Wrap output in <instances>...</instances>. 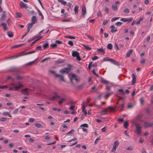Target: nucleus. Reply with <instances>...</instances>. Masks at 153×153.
<instances>
[{"mask_svg":"<svg viewBox=\"0 0 153 153\" xmlns=\"http://www.w3.org/2000/svg\"><path fill=\"white\" fill-rule=\"evenodd\" d=\"M67 68H65L60 70L59 71V72L62 74H63L64 73L68 74L69 72V70L71 69V65L70 64H68L67 65Z\"/></svg>","mask_w":153,"mask_h":153,"instance_id":"nucleus-1","label":"nucleus"},{"mask_svg":"<svg viewBox=\"0 0 153 153\" xmlns=\"http://www.w3.org/2000/svg\"><path fill=\"white\" fill-rule=\"evenodd\" d=\"M104 61H108L111 62L114 65H115L118 66L120 65V64L119 63V62L116 61V60L113 59H112L108 57H106L104 58L103 59Z\"/></svg>","mask_w":153,"mask_h":153,"instance_id":"nucleus-2","label":"nucleus"},{"mask_svg":"<svg viewBox=\"0 0 153 153\" xmlns=\"http://www.w3.org/2000/svg\"><path fill=\"white\" fill-rule=\"evenodd\" d=\"M134 124L135 126L137 134L140 135L141 132V127L140 126V124L134 122Z\"/></svg>","mask_w":153,"mask_h":153,"instance_id":"nucleus-3","label":"nucleus"},{"mask_svg":"<svg viewBox=\"0 0 153 153\" xmlns=\"http://www.w3.org/2000/svg\"><path fill=\"white\" fill-rule=\"evenodd\" d=\"M69 76L71 82L72 83H73V79L76 80L77 82H78L79 81L78 79L76 77V76L74 74H69Z\"/></svg>","mask_w":153,"mask_h":153,"instance_id":"nucleus-4","label":"nucleus"},{"mask_svg":"<svg viewBox=\"0 0 153 153\" xmlns=\"http://www.w3.org/2000/svg\"><path fill=\"white\" fill-rule=\"evenodd\" d=\"M86 13V8L85 5L82 6V14L83 17H84Z\"/></svg>","mask_w":153,"mask_h":153,"instance_id":"nucleus-5","label":"nucleus"},{"mask_svg":"<svg viewBox=\"0 0 153 153\" xmlns=\"http://www.w3.org/2000/svg\"><path fill=\"white\" fill-rule=\"evenodd\" d=\"M144 127L145 128H147L149 127H151L153 126V123H148L145 121L144 122Z\"/></svg>","mask_w":153,"mask_h":153,"instance_id":"nucleus-6","label":"nucleus"},{"mask_svg":"<svg viewBox=\"0 0 153 153\" xmlns=\"http://www.w3.org/2000/svg\"><path fill=\"white\" fill-rule=\"evenodd\" d=\"M6 16V13L5 11H3L1 16L0 18V21L1 22L4 20V18Z\"/></svg>","mask_w":153,"mask_h":153,"instance_id":"nucleus-7","label":"nucleus"},{"mask_svg":"<svg viewBox=\"0 0 153 153\" xmlns=\"http://www.w3.org/2000/svg\"><path fill=\"white\" fill-rule=\"evenodd\" d=\"M111 28V32L113 33L116 32L117 30V28L115 27L114 25H112L110 26Z\"/></svg>","mask_w":153,"mask_h":153,"instance_id":"nucleus-8","label":"nucleus"},{"mask_svg":"<svg viewBox=\"0 0 153 153\" xmlns=\"http://www.w3.org/2000/svg\"><path fill=\"white\" fill-rule=\"evenodd\" d=\"M1 25L3 27V29L4 30H8L7 24L5 22H2L1 23L0 25V26Z\"/></svg>","mask_w":153,"mask_h":153,"instance_id":"nucleus-9","label":"nucleus"},{"mask_svg":"<svg viewBox=\"0 0 153 153\" xmlns=\"http://www.w3.org/2000/svg\"><path fill=\"white\" fill-rule=\"evenodd\" d=\"M21 8H25L26 9L27 8V5L24 4L23 2L21 1L19 4Z\"/></svg>","mask_w":153,"mask_h":153,"instance_id":"nucleus-10","label":"nucleus"},{"mask_svg":"<svg viewBox=\"0 0 153 153\" xmlns=\"http://www.w3.org/2000/svg\"><path fill=\"white\" fill-rule=\"evenodd\" d=\"M27 88H25V89L22 90L21 91V93L22 94L26 95H29V94L27 91Z\"/></svg>","mask_w":153,"mask_h":153,"instance_id":"nucleus-11","label":"nucleus"},{"mask_svg":"<svg viewBox=\"0 0 153 153\" xmlns=\"http://www.w3.org/2000/svg\"><path fill=\"white\" fill-rule=\"evenodd\" d=\"M55 77H58L60 76V79L62 80L64 82H65V80L64 79V76L62 75H59V74H55Z\"/></svg>","mask_w":153,"mask_h":153,"instance_id":"nucleus-12","label":"nucleus"},{"mask_svg":"<svg viewBox=\"0 0 153 153\" xmlns=\"http://www.w3.org/2000/svg\"><path fill=\"white\" fill-rule=\"evenodd\" d=\"M132 84L134 85L136 82V78L135 75L134 74H132Z\"/></svg>","mask_w":153,"mask_h":153,"instance_id":"nucleus-13","label":"nucleus"},{"mask_svg":"<svg viewBox=\"0 0 153 153\" xmlns=\"http://www.w3.org/2000/svg\"><path fill=\"white\" fill-rule=\"evenodd\" d=\"M117 104L119 105L118 106H116L115 107V108H117L118 109L120 107L121 108L120 110V111H122L123 110V109L124 108V104L123 103L122 104H119L118 102L117 103Z\"/></svg>","mask_w":153,"mask_h":153,"instance_id":"nucleus-14","label":"nucleus"},{"mask_svg":"<svg viewBox=\"0 0 153 153\" xmlns=\"http://www.w3.org/2000/svg\"><path fill=\"white\" fill-rule=\"evenodd\" d=\"M23 87V85L19 83L18 86H15L13 87L14 90L17 91H18L20 88Z\"/></svg>","mask_w":153,"mask_h":153,"instance_id":"nucleus-15","label":"nucleus"},{"mask_svg":"<svg viewBox=\"0 0 153 153\" xmlns=\"http://www.w3.org/2000/svg\"><path fill=\"white\" fill-rule=\"evenodd\" d=\"M37 19L36 17L35 16H33L32 17L31 19V23L34 24L35 22L37 21Z\"/></svg>","mask_w":153,"mask_h":153,"instance_id":"nucleus-16","label":"nucleus"},{"mask_svg":"<svg viewBox=\"0 0 153 153\" xmlns=\"http://www.w3.org/2000/svg\"><path fill=\"white\" fill-rule=\"evenodd\" d=\"M43 47L44 49H46L48 48L49 47V44L48 42H44L43 44Z\"/></svg>","mask_w":153,"mask_h":153,"instance_id":"nucleus-17","label":"nucleus"},{"mask_svg":"<svg viewBox=\"0 0 153 153\" xmlns=\"http://www.w3.org/2000/svg\"><path fill=\"white\" fill-rule=\"evenodd\" d=\"M79 54V53L76 51H73L72 52V55L73 57H76Z\"/></svg>","mask_w":153,"mask_h":153,"instance_id":"nucleus-18","label":"nucleus"},{"mask_svg":"<svg viewBox=\"0 0 153 153\" xmlns=\"http://www.w3.org/2000/svg\"><path fill=\"white\" fill-rule=\"evenodd\" d=\"M33 24L31 22L27 24V30L28 31H30V28H31L33 27Z\"/></svg>","mask_w":153,"mask_h":153,"instance_id":"nucleus-19","label":"nucleus"},{"mask_svg":"<svg viewBox=\"0 0 153 153\" xmlns=\"http://www.w3.org/2000/svg\"><path fill=\"white\" fill-rule=\"evenodd\" d=\"M85 102L84 101L83 102V105L82 107V111L84 113V115H86L87 114L86 110L85 109V106L84 105V104Z\"/></svg>","mask_w":153,"mask_h":153,"instance_id":"nucleus-20","label":"nucleus"},{"mask_svg":"<svg viewBox=\"0 0 153 153\" xmlns=\"http://www.w3.org/2000/svg\"><path fill=\"white\" fill-rule=\"evenodd\" d=\"M65 62V60L64 59H58L55 62L56 64H60L64 63Z\"/></svg>","mask_w":153,"mask_h":153,"instance_id":"nucleus-21","label":"nucleus"},{"mask_svg":"<svg viewBox=\"0 0 153 153\" xmlns=\"http://www.w3.org/2000/svg\"><path fill=\"white\" fill-rule=\"evenodd\" d=\"M79 8V6L76 5L74 8V11L76 14H77L78 13V10Z\"/></svg>","mask_w":153,"mask_h":153,"instance_id":"nucleus-22","label":"nucleus"},{"mask_svg":"<svg viewBox=\"0 0 153 153\" xmlns=\"http://www.w3.org/2000/svg\"><path fill=\"white\" fill-rule=\"evenodd\" d=\"M7 34L10 37H12L13 36V33L11 31H8L7 32Z\"/></svg>","mask_w":153,"mask_h":153,"instance_id":"nucleus-23","label":"nucleus"},{"mask_svg":"<svg viewBox=\"0 0 153 153\" xmlns=\"http://www.w3.org/2000/svg\"><path fill=\"white\" fill-rule=\"evenodd\" d=\"M100 80L101 82L105 83V84H107L108 83H109L108 81L106 80L102 77H100Z\"/></svg>","mask_w":153,"mask_h":153,"instance_id":"nucleus-24","label":"nucleus"},{"mask_svg":"<svg viewBox=\"0 0 153 153\" xmlns=\"http://www.w3.org/2000/svg\"><path fill=\"white\" fill-rule=\"evenodd\" d=\"M132 52V50L131 49L126 54V57H128L130 56V55Z\"/></svg>","mask_w":153,"mask_h":153,"instance_id":"nucleus-25","label":"nucleus"},{"mask_svg":"<svg viewBox=\"0 0 153 153\" xmlns=\"http://www.w3.org/2000/svg\"><path fill=\"white\" fill-rule=\"evenodd\" d=\"M119 142L117 140L115 141L114 143V146H115L117 148L119 144Z\"/></svg>","mask_w":153,"mask_h":153,"instance_id":"nucleus-26","label":"nucleus"},{"mask_svg":"<svg viewBox=\"0 0 153 153\" xmlns=\"http://www.w3.org/2000/svg\"><path fill=\"white\" fill-rule=\"evenodd\" d=\"M97 51L101 52L103 54H104L105 53V50L103 49L102 48L97 49Z\"/></svg>","mask_w":153,"mask_h":153,"instance_id":"nucleus-27","label":"nucleus"},{"mask_svg":"<svg viewBox=\"0 0 153 153\" xmlns=\"http://www.w3.org/2000/svg\"><path fill=\"white\" fill-rule=\"evenodd\" d=\"M37 10L38 13H39V14L40 16H41V19H44V16L42 14V13L40 11L39 9H37Z\"/></svg>","mask_w":153,"mask_h":153,"instance_id":"nucleus-28","label":"nucleus"},{"mask_svg":"<svg viewBox=\"0 0 153 153\" xmlns=\"http://www.w3.org/2000/svg\"><path fill=\"white\" fill-rule=\"evenodd\" d=\"M2 114L4 116H8L9 117H11V115H10V114L8 112H3Z\"/></svg>","mask_w":153,"mask_h":153,"instance_id":"nucleus-29","label":"nucleus"},{"mask_svg":"<svg viewBox=\"0 0 153 153\" xmlns=\"http://www.w3.org/2000/svg\"><path fill=\"white\" fill-rule=\"evenodd\" d=\"M107 48L109 50H111L112 49L113 46L111 43L108 44L107 46Z\"/></svg>","mask_w":153,"mask_h":153,"instance_id":"nucleus-30","label":"nucleus"},{"mask_svg":"<svg viewBox=\"0 0 153 153\" xmlns=\"http://www.w3.org/2000/svg\"><path fill=\"white\" fill-rule=\"evenodd\" d=\"M107 109H106L103 110L101 112L102 115L106 114H107Z\"/></svg>","mask_w":153,"mask_h":153,"instance_id":"nucleus-31","label":"nucleus"},{"mask_svg":"<svg viewBox=\"0 0 153 153\" xmlns=\"http://www.w3.org/2000/svg\"><path fill=\"white\" fill-rule=\"evenodd\" d=\"M128 126V124L127 122H125L123 123V126L126 128H127Z\"/></svg>","mask_w":153,"mask_h":153,"instance_id":"nucleus-32","label":"nucleus"},{"mask_svg":"<svg viewBox=\"0 0 153 153\" xmlns=\"http://www.w3.org/2000/svg\"><path fill=\"white\" fill-rule=\"evenodd\" d=\"M112 8L113 10L117 11V7L116 5L112 4Z\"/></svg>","mask_w":153,"mask_h":153,"instance_id":"nucleus-33","label":"nucleus"},{"mask_svg":"<svg viewBox=\"0 0 153 153\" xmlns=\"http://www.w3.org/2000/svg\"><path fill=\"white\" fill-rule=\"evenodd\" d=\"M83 46L84 47V48L87 50H90L91 49V48L88 46L83 45Z\"/></svg>","mask_w":153,"mask_h":153,"instance_id":"nucleus-34","label":"nucleus"},{"mask_svg":"<svg viewBox=\"0 0 153 153\" xmlns=\"http://www.w3.org/2000/svg\"><path fill=\"white\" fill-rule=\"evenodd\" d=\"M24 79V77L23 76H16V79L18 80H22L23 79Z\"/></svg>","mask_w":153,"mask_h":153,"instance_id":"nucleus-35","label":"nucleus"},{"mask_svg":"<svg viewBox=\"0 0 153 153\" xmlns=\"http://www.w3.org/2000/svg\"><path fill=\"white\" fill-rule=\"evenodd\" d=\"M85 35H86L90 40H94V38L93 37L91 36L90 35L87 34H85Z\"/></svg>","mask_w":153,"mask_h":153,"instance_id":"nucleus-36","label":"nucleus"},{"mask_svg":"<svg viewBox=\"0 0 153 153\" xmlns=\"http://www.w3.org/2000/svg\"><path fill=\"white\" fill-rule=\"evenodd\" d=\"M35 125L37 127L39 128H41L42 127V125L39 123H36L35 124Z\"/></svg>","mask_w":153,"mask_h":153,"instance_id":"nucleus-37","label":"nucleus"},{"mask_svg":"<svg viewBox=\"0 0 153 153\" xmlns=\"http://www.w3.org/2000/svg\"><path fill=\"white\" fill-rule=\"evenodd\" d=\"M143 18L141 17L136 22L137 25H139L140 24V22L143 20Z\"/></svg>","mask_w":153,"mask_h":153,"instance_id":"nucleus-38","label":"nucleus"},{"mask_svg":"<svg viewBox=\"0 0 153 153\" xmlns=\"http://www.w3.org/2000/svg\"><path fill=\"white\" fill-rule=\"evenodd\" d=\"M80 127H85L86 128H88V124L86 123H85L82 124L80 126Z\"/></svg>","mask_w":153,"mask_h":153,"instance_id":"nucleus-39","label":"nucleus"},{"mask_svg":"<svg viewBox=\"0 0 153 153\" xmlns=\"http://www.w3.org/2000/svg\"><path fill=\"white\" fill-rule=\"evenodd\" d=\"M65 37L70 38L72 39H75V37L71 36H65Z\"/></svg>","mask_w":153,"mask_h":153,"instance_id":"nucleus-40","label":"nucleus"},{"mask_svg":"<svg viewBox=\"0 0 153 153\" xmlns=\"http://www.w3.org/2000/svg\"><path fill=\"white\" fill-rule=\"evenodd\" d=\"M142 114H139L136 117L135 119L136 120H138L140 119L141 117H142Z\"/></svg>","mask_w":153,"mask_h":153,"instance_id":"nucleus-41","label":"nucleus"},{"mask_svg":"<svg viewBox=\"0 0 153 153\" xmlns=\"http://www.w3.org/2000/svg\"><path fill=\"white\" fill-rule=\"evenodd\" d=\"M91 59L93 60H95L98 59L99 58V57L97 56H94L93 57L92 56L91 57Z\"/></svg>","mask_w":153,"mask_h":153,"instance_id":"nucleus-42","label":"nucleus"},{"mask_svg":"<svg viewBox=\"0 0 153 153\" xmlns=\"http://www.w3.org/2000/svg\"><path fill=\"white\" fill-rule=\"evenodd\" d=\"M37 60L36 59V60H35V61H32V62H29V63H27L26 64V65H32V64H33V63H34Z\"/></svg>","mask_w":153,"mask_h":153,"instance_id":"nucleus-43","label":"nucleus"},{"mask_svg":"<svg viewBox=\"0 0 153 153\" xmlns=\"http://www.w3.org/2000/svg\"><path fill=\"white\" fill-rule=\"evenodd\" d=\"M120 17H114L111 20V21L112 22H113L115 21L116 20L120 18Z\"/></svg>","mask_w":153,"mask_h":153,"instance_id":"nucleus-44","label":"nucleus"},{"mask_svg":"<svg viewBox=\"0 0 153 153\" xmlns=\"http://www.w3.org/2000/svg\"><path fill=\"white\" fill-rule=\"evenodd\" d=\"M36 51H41L42 50V47L41 46H39L37 47L36 49Z\"/></svg>","mask_w":153,"mask_h":153,"instance_id":"nucleus-45","label":"nucleus"},{"mask_svg":"<svg viewBox=\"0 0 153 153\" xmlns=\"http://www.w3.org/2000/svg\"><path fill=\"white\" fill-rule=\"evenodd\" d=\"M50 59V57H48V58H45V59H42L41 61V62H42V63L44 62H45V61H46V60H47L49 59Z\"/></svg>","mask_w":153,"mask_h":153,"instance_id":"nucleus-46","label":"nucleus"},{"mask_svg":"<svg viewBox=\"0 0 153 153\" xmlns=\"http://www.w3.org/2000/svg\"><path fill=\"white\" fill-rule=\"evenodd\" d=\"M120 20L123 22H126L128 21L127 18H122L120 19Z\"/></svg>","mask_w":153,"mask_h":153,"instance_id":"nucleus-47","label":"nucleus"},{"mask_svg":"<svg viewBox=\"0 0 153 153\" xmlns=\"http://www.w3.org/2000/svg\"><path fill=\"white\" fill-rule=\"evenodd\" d=\"M36 52V51H31V52H28L27 53H26L25 54H24V55H27V54H31V53H35Z\"/></svg>","mask_w":153,"mask_h":153,"instance_id":"nucleus-48","label":"nucleus"},{"mask_svg":"<svg viewBox=\"0 0 153 153\" xmlns=\"http://www.w3.org/2000/svg\"><path fill=\"white\" fill-rule=\"evenodd\" d=\"M113 93L112 92L110 93H106V95L105 96L106 97H109L110 96L113 94Z\"/></svg>","mask_w":153,"mask_h":153,"instance_id":"nucleus-49","label":"nucleus"},{"mask_svg":"<svg viewBox=\"0 0 153 153\" xmlns=\"http://www.w3.org/2000/svg\"><path fill=\"white\" fill-rule=\"evenodd\" d=\"M122 23L121 22H118L115 23V25L117 26H119L122 25Z\"/></svg>","mask_w":153,"mask_h":153,"instance_id":"nucleus-50","label":"nucleus"},{"mask_svg":"<svg viewBox=\"0 0 153 153\" xmlns=\"http://www.w3.org/2000/svg\"><path fill=\"white\" fill-rule=\"evenodd\" d=\"M57 46V44L56 43L51 44L50 45V47L52 48H54Z\"/></svg>","mask_w":153,"mask_h":153,"instance_id":"nucleus-51","label":"nucleus"},{"mask_svg":"<svg viewBox=\"0 0 153 153\" xmlns=\"http://www.w3.org/2000/svg\"><path fill=\"white\" fill-rule=\"evenodd\" d=\"M16 14L18 17L21 18L22 17V14L21 13H19L18 12H16Z\"/></svg>","mask_w":153,"mask_h":153,"instance_id":"nucleus-52","label":"nucleus"},{"mask_svg":"<svg viewBox=\"0 0 153 153\" xmlns=\"http://www.w3.org/2000/svg\"><path fill=\"white\" fill-rule=\"evenodd\" d=\"M107 109L111 110V111H114V108L110 106H109L108 107Z\"/></svg>","mask_w":153,"mask_h":153,"instance_id":"nucleus-53","label":"nucleus"},{"mask_svg":"<svg viewBox=\"0 0 153 153\" xmlns=\"http://www.w3.org/2000/svg\"><path fill=\"white\" fill-rule=\"evenodd\" d=\"M74 129H71V131H70L69 132H67L66 133L67 134H71L72 133H74Z\"/></svg>","mask_w":153,"mask_h":153,"instance_id":"nucleus-54","label":"nucleus"},{"mask_svg":"<svg viewBox=\"0 0 153 153\" xmlns=\"http://www.w3.org/2000/svg\"><path fill=\"white\" fill-rule=\"evenodd\" d=\"M146 61V59H143L140 62V63L141 64H144Z\"/></svg>","mask_w":153,"mask_h":153,"instance_id":"nucleus-55","label":"nucleus"},{"mask_svg":"<svg viewBox=\"0 0 153 153\" xmlns=\"http://www.w3.org/2000/svg\"><path fill=\"white\" fill-rule=\"evenodd\" d=\"M114 48L117 50H118L119 49V48L118 47V45L116 43H115V46H114Z\"/></svg>","mask_w":153,"mask_h":153,"instance_id":"nucleus-56","label":"nucleus"},{"mask_svg":"<svg viewBox=\"0 0 153 153\" xmlns=\"http://www.w3.org/2000/svg\"><path fill=\"white\" fill-rule=\"evenodd\" d=\"M68 44L71 46H72L74 45V43L72 41L70 40L68 42Z\"/></svg>","mask_w":153,"mask_h":153,"instance_id":"nucleus-57","label":"nucleus"},{"mask_svg":"<svg viewBox=\"0 0 153 153\" xmlns=\"http://www.w3.org/2000/svg\"><path fill=\"white\" fill-rule=\"evenodd\" d=\"M124 12L126 13H128L130 12L129 9L127 8H125L124 9Z\"/></svg>","mask_w":153,"mask_h":153,"instance_id":"nucleus-58","label":"nucleus"},{"mask_svg":"<svg viewBox=\"0 0 153 153\" xmlns=\"http://www.w3.org/2000/svg\"><path fill=\"white\" fill-rule=\"evenodd\" d=\"M38 39L36 40V41H38L39 40L42 39L43 38V36H41L40 35H39L37 37Z\"/></svg>","mask_w":153,"mask_h":153,"instance_id":"nucleus-59","label":"nucleus"},{"mask_svg":"<svg viewBox=\"0 0 153 153\" xmlns=\"http://www.w3.org/2000/svg\"><path fill=\"white\" fill-rule=\"evenodd\" d=\"M127 150L130 151L132 150H133V147L131 146H130L127 148Z\"/></svg>","mask_w":153,"mask_h":153,"instance_id":"nucleus-60","label":"nucleus"},{"mask_svg":"<svg viewBox=\"0 0 153 153\" xmlns=\"http://www.w3.org/2000/svg\"><path fill=\"white\" fill-rule=\"evenodd\" d=\"M117 148L115 146H114L113 147L112 149L111 150V152H115L116 151Z\"/></svg>","mask_w":153,"mask_h":153,"instance_id":"nucleus-61","label":"nucleus"},{"mask_svg":"<svg viewBox=\"0 0 153 153\" xmlns=\"http://www.w3.org/2000/svg\"><path fill=\"white\" fill-rule=\"evenodd\" d=\"M8 88V86L4 85L3 86H0V89H4V88Z\"/></svg>","mask_w":153,"mask_h":153,"instance_id":"nucleus-62","label":"nucleus"},{"mask_svg":"<svg viewBox=\"0 0 153 153\" xmlns=\"http://www.w3.org/2000/svg\"><path fill=\"white\" fill-rule=\"evenodd\" d=\"M56 44H62V42L61 41H60L59 40H56Z\"/></svg>","mask_w":153,"mask_h":153,"instance_id":"nucleus-63","label":"nucleus"},{"mask_svg":"<svg viewBox=\"0 0 153 153\" xmlns=\"http://www.w3.org/2000/svg\"><path fill=\"white\" fill-rule=\"evenodd\" d=\"M7 120V119L4 117H1L0 119V120L2 122H4L5 121Z\"/></svg>","mask_w":153,"mask_h":153,"instance_id":"nucleus-64","label":"nucleus"}]
</instances>
